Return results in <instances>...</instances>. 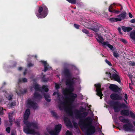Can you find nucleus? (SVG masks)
Here are the masks:
<instances>
[{
	"instance_id": "nucleus-17",
	"label": "nucleus",
	"mask_w": 135,
	"mask_h": 135,
	"mask_svg": "<svg viewBox=\"0 0 135 135\" xmlns=\"http://www.w3.org/2000/svg\"><path fill=\"white\" fill-rule=\"evenodd\" d=\"M64 121L66 126L67 127H70L71 126L70 122L68 119H64Z\"/></svg>"
},
{
	"instance_id": "nucleus-49",
	"label": "nucleus",
	"mask_w": 135,
	"mask_h": 135,
	"mask_svg": "<svg viewBox=\"0 0 135 135\" xmlns=\"http://www.w3.org/2000/svg\"><path fill=\"white\" fill-rule=\"evenodd\" d=\"M13 105L12 104V105H16L15 103V102H13Z\"/></svg>"
},
{
	"instance_id": "nucleus-46",
	"label": "nucleus",
	"mask_w": 135,
	"mask_h": 135,
	"mask_svg": "<svg viewBox=\"0 0 135 135\" xmlns=\"http://www.w3.org/2000/svg\"><path fill=\"white\" fill-rule=\"evenodd\" d=\"M16 133L15 132L14 133H12L11 134V135H15Z\"/></svg>"
},
{
	"instance_id": "nucleus-9",
	"label": "nucleus",
	"mask_w": 135,
	"mask_h": 135,
	"mask_svg": "<svg viewBox=\"0 0 135 135\" xmlns=\"http://www.w3.org/2000/svg\"><path fill=\"white\" fill-rule=\"evenodd\" d=\"M111 107H113L114 109L115 112H118L119 109L118 104L117 103H110Z\"/></svg>"
},
{
	"instance_id": "nucleus-25",
	"label": "nucleus",
	"mask_w": 135,
	"mask_h": 135,
	"mask_svg": "<svg viewBox=\"0 0 135 135\" xmlns=\"http://www.w3.org/2000/svg\"><path fill=\"white\" fill-rule=\"evenodd\" d=\"M113 4H113L111 5L109 7V11L110 12H112L113 11H112V10L113 9Z\"/></svg>"
},
{
	"instance_id": "nucleus-27",
	"label": "nucleus",
	"mask_w": 135,
	"mask_h": 135,
	"mask_svg": "<svg viewBox=\"0 0 135 135\" xmlns=\"http://www.w3.org/2000/svg\"><path fill=\"white\" fill-rule=\"evenodd\" d=\"M106 45H107V46L111 50H112V49L113 48V47L112 46L109 44H107L106 43Z\"/></svg>"
},
{
	"instance_id": "nucleus-6",
	"label": "nucleus",
	"mask_w": 135,
	"mask_h": 135,
	"mask_svg": "<svg viewBox=\"0 0 135 135\" xmlns=\"http://www.w3.org/2000/svg\"><path fill=\"white\" fill-rule=\"evenodd\" d=\"M95 86L96 87V91L97 94L100 97V98L101 99L102 98V96L103 94L102 93V89L100 88V84H97L95 85Z\"/></svg>"
},
{
	"instance_id": "nucleus-31",
	"label": "nucleus",
	"mask_w": 135,
	"mask_h": 135,
	"mask_svg": "<svg viewBox=\"0 0 135 135\" xmlns=\"http://www.w3.org/2000/svg\"><path fill=\"white\" fill-rule=\"evenodd\" d=\"M120 12L119 11H115V10H114L112 12L113 13H116V14H118L119 13V12Z\"/></svg>"
},
{
	"instance_id": "nucleus-21",
	"label": "nucleus",
	"mask_w": 135,
	"mask_h": 135,
	"mask_svg": "<svg viewBox=\"0 0 135 135\" xmlns=\"http://www.w3.org/2000/svg\"><path fill=\"white\" fill-rule=\"evenodd\" d=\"M42 90L43 91H48L47 86H43L42 88Z\"/></svg>"
},
{
	"instance_id": "nucleus-28",
	"label": "nucleus",
	"mask_w": 135,
	"mask_h": 135,
	"mask_svg": "<svg viewBox=\"0 0 135 135\" xmlns=\"http://www.w3.org/2000/svg\"><path fill=\"white\" fill-rule=\"evenodd\" d=\"M82 31L86 34H88V31L85 29L82 30Z\"/></svg>"
},
{
	"instance_id": "nucleus-2",
	"label": "nucleus",
	"mask_w": 135,
	"mask_h": 135,
	"mask_svg": "<svg viewBox=\"0 0 135 135\" xmlns=\"http://www.w3.org/2000/svg\"><path fill=\"white\" fill-rule=\"evenodd\" d=\"M72 90L70 89H66L64 91V93L65 94L69 95V98L67 99L66 100V103L67 104L69 105L70 102L73 101L77 97L76 94L71 93Z\"/></svg>"
},
{
	"instance_id": "nucleus-50",
	"label": "nucleus",
	"mask_w": 135,
	"mask_h": 135,
	"mask_svg": "<svg viewBox=\"0 0 135 135\" xmlns=\"http://www.w3.org/2000/svg\"><path fill=\"white\" fill-rule=\"evenodd\" d=\"M32 65V64H29L28 65V66H31Z\"/></svg>"
},
{
	"instance_id": "nucleus-3",
	"label": "nucleus",
	"mask_w": 135,
	"mask_h": 135,
	"mask_svg": "<svg viewBox=\"0 0 135 135\" xmlns=\"http://www.w3.org/2000/svg\"><path fill=\"white\" fill-rule=\"evenodd\" d=\"M61 128V126L60 124L56 126L55 129L54 130L50 129H47V132L45 133V135H47V132L49 133L51 135H57L60 132Z\"/></svg>"
},
{
	"instance_id": "nucleus-40",
	"label": "nucleus",
	"mask_w": 135,
	"mask_h": 135,
	"mask_svg": "<svg viewBox=\"0 0 135 135\" xmlns=\"http://www.w3.org/2000/svg\"><path fill=\"white\" fill-rule=\"evenodd\" d=\"M121 41L125 43L126 42V41L124 39H121Z\"/></svg>"
},
{
	"instance_id": "nucleus-22",
	"label": "nucleus",
	"mask_w": 135,
	"mask_h": 135,
	"mask_svg": "<svg viewBox=\"0 0 135 135\" xmlns=\"http://www.w3.org/2000/svg\"><path fill=\"white\" fill-rule=\"evenodd\" d=\"M45 97L46 100L48 102L50 101V100L49 99V98H50L49 96V95H45Z\"/></svg>"
},
{
	"instance_id": "nucleus-34",
	"label": "nucleus",
	"mask_w": 135,
	"mask_h": 135,
	"mask_svg": "<svg viewBox=\"0 0 135 135\" xmlns=\"http://www.w3.org/2000/svg\"><path fill=\"white\" fill-rule=\"evenodd\" d=\"M55 88L56 89H58L59 88V85L57 84H55Z\"/></svg>"
},
{
	"instance_id": "nucleus-37",
	"label": "nucleus",
	"mask_w": 135,
	"mask_h": 135,
	"mask_svg": "<svg viewBox=\"0 0 135 135\" xmlns=\"http://www.w3.org/2000/svg\"><path fill=\"white\" fill-rule=\"evenodd\" d=\"M130 22L132 23H134L135 22V19H133Z\"/></svg>"
},
{
	"instance_id": "nucleus-52",
	"label": "nucleus",
	"mask_w": 135,
	"mask_h": 135,
	"mask_svg": "<svg viewBox=\"0 0 135 135\" xmlns=\"http://www.w3.org/2000/svg\"><path fill=\"white\" fill-rule=\"evenodd\" d=\"M113 69L114 71H116L114 69Z\"/></svg>"
},
{
	"instance_id": "nucleus-32",
	"label": "nucleus",
	"mask_w": 135,
	"mask_h": 135,
	"mask_svg": "<svg viewBox=\"0 0 135 135\" xmlns=\"http://www.w3.org/2000/svg\"><path fill=\"white\" fill-rule=\"evenodd\" d=\"M10 129L9 127L7 128L6 129V130L8 133H9L10 132Z\"/></svg>"
},
{
	"instance_id": "nucleus-53",
	"label": "nucleus",
	"mask_w": 135,
	"mask_h": 135,
	"mask_svg": "<svg viewBox=\"0 0 135 135\" xmlns=\"http://www.w3.org/2000/svg\"><path fill=\"white\" fill-rule=\"evenodd\" d=\"M35 96H36V94H35Z\"/></svg>"
},
{
	"instance_id": "nucleus-10",
	"label": "nucleus",
	"mask_w": 135,
	"mask_h": 135,
	"mask_svg": "<svg viewBox=\"0 0 135 135\" xmlns=\"http://www.w3.org/2000/svg\"><path fill=\"white\" fill-rule=\"evenodd\" d=\"M133 128L132 126L129 124L124 125L123 126L124 129L126 131H131L132 129Z\"/></svg>"
},
{
	"instance_id": "nucleus-7",
	"label": "nucleus",
	"mask_w": 135,
	"mask_h": 135,
	"mask_svg": "<svg viewBox=\"0 0 135 135\" xmlns=\"http://www.w3.org/2000/svg\"><path fill=\"white\" fill-rule=\"evenodd\" d=\"M96 37L98 42L104 45H106V43L103 42V39L100 35L96 34Z\"/></svg>"
},
{
	"instance_id": "nucleus-41",
	"label": "nucleus",
	"mask_w": 135,
	"mask_h": 135,
	"mask_svg": "<svg viewBox=\"0 0 135 135\" xmlns=\"http://www.w3.org/2000/svg\"><path fill=\"white\" fill-rule=\"evenodd\" d=\"M125 98L126 100L127 99V94H125Z\"/></svg>"
},
{
	"instance_id": "nucleus-18",
	"label": "nucleus",
	"mask_w": 135,
	"mask_h": 135,
	"mask_svg": "<svg viewBox=\"0 0 135 135\" xmlns=\"http://www.w3.org/2000/svg\"><path fill=\"white\" fill-rule=\"evenodd\" d=\"M41 62L44 65L45 69L44 71H46L47 70V62L46 61H41Z\"/></svg>"
},
{
	"instance_id": "nucleus-38",
	"label": "nucleus",
	"mask_w": 135,
	"mask_h": 135,
	"mask_svg": "<svg viewBox=\"0 0 135 135\" xmlns=\"http://www.w3.org/2000/svg\"><path fill=\"white\" fill-rule=\"evenodd\" d=\"M129 16L131 18H132V15L130 13H129Z\"/></svg>"
},
{
	"instance_id": "nucleus-35",
	"label": "nucleus",
	"mask_w": 135,
	"mask_h": 135,
	"mask_svg": "<svg viewBox=\"0 0 135 135\" xmlns=\"http://www.w3.org/2000/svg\"><path fill=\"white\" fill-rule=\"evenodd\" d=\"M106 74L108 75L111 78V73H110L106 72Z\"/></svg>"
},
{
	"instance_id": "nucleus-51",
	"label": "nucleus",
	"mask_w": 135,
	"mask_h": 135,
	"mask_svg": "<svg viewBox=\"0 0 135 135\" xmlns=\"http://www.w3.org/2000/svg\"><path fill=\"white\" fill-rule=\"evenodd\" d=\"M125 102L126 103H127V101L126 100H124Z\"/></svg>"
},
{
	"instance_id": "nucleus-19",
	"label": "nucleus",
	"mask_w": 135,
	"mask_h": 135,
	"mask_svg": "<svg viewBox=\"0 0 135 135\" xmlns=\"http://www.w3.org/2000/svg\"><path fill=\"white\" fill-rule=\"evenodd\" d=\"M130 36L133 39H135V31H132L130 33Z\"/></svg>"
},
{
	"instance_id": "nucleus-33",
	"label": "nucleus",
	"mask_w": 135,
	"mask_h": 135,
	"mask_svg": "<svg viewBox=\"0 0 135 135\" xmlns=\"http://www.w3.org/2000/svg\"><path fill=\"white\" fill-rule=\"evenodd\" d=\"M71 82L70 81V80L68 81V82H67L66 83V85H71Z\"/></svg>"
},
{
	"instance_id": "nucleus-16",
	"label": "nucleus",
	"mask_w": 135,
	"mask_h": 135,
	"mask_svg": "<svg viewBox=\"0 0 135 135\" xmlns=\"http://www.w3.org/2000/svg\"><path fill=\"white\" fill-rule=\"evenodd\" d=\"M122 30L124 32H128L132 30V28L130 27H123Z\"/></svg>"
},
{
	"instance_id": "nucleus-30",
	"label": "nucleus",
	"mask_w": 135,
	"mask_h": 135,
	"mask_svg": "<svg viewBox=\"0 0 135 135\" xmlns=\"http://www.w3.org/2000/svg\"><path fill=\"white\" fill-rule=\"evenodd\" d=\"M71 133L69 131H67L66 133V135H71Z\"/></svg>"
},
{
	"instance_id": "nucleus-43",
	"label": "nucleus",
	"mask_w": 135,
	"mask_h": 135,
	"mask_svg": "<svg viewBox=\"0 0 135 135\" xmlns=\"http://www.w3.org/2000/svg\"><path fill=\"white\" fill-rule=\"evenodd\" d=\"M131 64L133 66L135 65V62H133V63H131Z\"/></svg>"
},
{
	"instance_id": "nucleus-12",
	"label": "nucleus",
	"mask_w": 135,
	"mask_h": 135,
	"mask_svg": "<svg viewBox=\"0 0 135 135\" xmlns=\"http://www.w3.org/2000/svg\"><path fill=\"white\" fill-rule=\"evenodd\" d=\"M27 104L28 105L33 107L34 109L35 108L34 106L36 107L37 106L36 104L34 103V102L30 99L28 100Z\"/></svg>"
},
{
	"instance_id": "nucleus-11",
	"label": "nucleus",
	"mask_w": 135,
	"mask_h": 135,
	"mask_svg": "<svg viewBox=\"0 0 135 135\" xmlns=\"http://www.w3.org/2000/svg\"><path fill=\"white\" fill-rule=\"evenodd\" d=\"M89 129L88 130V132L90 133H94L95 131V127L92 126L91 125H89L88 126Z\"/></svg>"
},
{
	"instance_id": "nucleus-36",
	"label": "nucleus",
	"mask_w": 135,
	"mask_h": 135,
	"mask_svg": "<svg viewBox=\"0 0 135 135\" xmlns=\"http://www.w3.org/2000/svg\"><path fill=\"white\" fill-rule=\"evenodd\" d=\"M22 81L23 82H26L27 81V79L26 78H24L22 79Z\"/></svg>"
},
{
	"instance_id": "nucleus-29",
	"label": "nucleus",
	"mask_w": 135,
	"mask_h": 135,
	"mask_svg": "<svg viewBox=\"0 0 135 135\" xmlns=\"http://www.w3.org/2000/svg\"><path fill=\"white\" fill-rule=\"evenodd\" d=\"M74 26L77 29H78L79 27V26L76 24H74Z\"/></svg>"
},
{
	"instance_id": "nucleus-23",
	"label": "nucleus",
	"mask_w": 135,
	"mask_h": 135,
	"mask_svg": "<svg viewBox=\"0 0 135 135\" xmlns=\"http://www.w3.org/2000/svg\"><path fill=\"white\" fill-rule=\"evenodd\" d=\"M113 54L114 56L116 58H117L119 56V54L117 52L114 51Z\"/></svg>"
},
{
	"instance_id": "nucleus-42",
	"label": "nucleus",
	"mask_w": 135,
	"mask_h": 135,
	"mask_svg": "<svg viewBox=\"0 0 135 135\" xmlns=\"http://www.w3.org/2000/svg\"><path fill=\"white\" fill-rule=\"evenodd\" d=\"M9 116V122H11V118L10 117V114H9L8 115Z\"/></svg>"
},
{
	"instance_id": "nucleus-13",
	"label": "nucleus",
	"mask_w": 135,
	"mask_h": 135,
	"mask_svg": "<svg viewBox=\"0 0 135 135\" xmlns=\"http://www.w3.org/2000/svg\"><path fill=\"white\" fill-rule=\"evenodd\" d=\"M112 90L114 91H116L118 89V87L116 85L112 84H110L109 87Z\"/></svg>"
},
{
	"instance_id": "nucleus-20",
	"label": "nucleus",
	"mask_w": 135,
	"mask_h": 135,
	"mask_svg": "<svg viewBox=\"0 0 135 135\" xmlns=\"http://www.w3.org/2000/svg\"><path fill=\"white\" fill-rule=\"evenodd\" d=\"M31 90H32L35 89L36 91L38 90V86L37 84H36L34 86H33L31 88Z\"/></svg>"
},
{
	"instance_id": "nucleus-5",
	"label": "nucleus",
	"mask_w": 135,
	"mask_h": 135,
	"mask_svg": "<svg viewBox=\"0 0 135 135\" xmlns=\"http://www.w3.org/2000/svg\"><path fill=\"white\" fill-rule=\"evenodd\" d=\"M126 15V13L125 12H124L122 13L119 15L118 18H110L109 19V20L112 22L121 21L122 19H124L125 18Z\"/></svg>"
},
{
	"instance_id": "nucleus-48",
	"label": "nucleus",
	"mask_w": 135,
	"mask_h": 135,
	"mask_svg": "<svg viewBox=\"0 0 135 135\" xmlns=\"http://www.w3.org/2000/svg\"><path fill=\"white\" fill-rule=\"evenodd\" d=\"M56 94V93H55V92L54 93H53V95H55Z\"/></svg>"
},
{
	"instance_id": "nucleus-1",
	"label": "nucleus",
	"mask_w": 135,
	"mask_h": 135,
	"mask_svg": "<svg viewBox=\"0 0 135 135\" xmlns=\"http://www.w3.org/2000/svg\"><path fill=\"white\" fill-rule=\"evenodd\" d=\"M30 113V111L29 109H27L24 115V122L26 125L27 126L28 128H26L25 127L24 128V131L26 133L31 134L34 133L33 130L29 128L30 127L31 128H36L37 127V125L36 124H31L30 123L28 122L27 120L28 119L29 115Z\"/></svg>"
},
{
	"instance_id": "nucleus-39",
	"label": "nucleus",
	"mask_w": 135,
	"mask_h": 135,
	"mask_svg": "<svg viewBox=\"0 0 135 135\" xmlns=\"http://www.w3.org/2000/svg\"><path fill=\"white\" fill-rule=\"evenodd\" d=\"M3 110V109L2 108H1L0 110ZM3 113V112L2 111L1 112H0V114H2Z\"/></svg>"
},
{
	"instance_id": "nucleus-24",
	"label": "nucleus",
	"mask_w": 135,
	"mask_h": 135,
	"mask_svg": "<svg viewBox=\"0 0 135 135\" xmlns=\"http://www.w3.org/2000/svg\"><path fill=\"white\" fill-rule=\"evenodd\" d=\"M67 1H68L69 3L75 4L76 2V0H66Z\"/></svg>"
},
{
	"instance_id": "nucleus-44",
	"label": "nucleus",
	"mask_w": 135,
	"mask_h": 135,
	"mask_svg": "<svg viewBox=\"0 0 135 135\" xmlns=\"http://www.w3.org/2000/svg\"><path fill=\"white\" fill-rule=\"evenodd\" d=\"M22 68L21 67H19L18 69L19 70H22Z\"/></svg>"
},
{
	"instance_id": "nucleus-26",
	"label": "nucleus",
	"mask_w": 135,
	"mask_h": 135,
	"mask_svg": "<svg viewBox=\"0 0 135 135\" xmlns=\"http://www.w3.org/2000/svg\"><path fill=\"white\" fill-rule=\"evenodd\" d=\"M105 62L109 66H112V64L107 59H106L105 60Z\"/></svg>"
},
{
	"instance_id": "nucleus-8",
	"label": "nucleus",
	"mask_w": 135,
	"mask_h": 135,
	"mask_svg": "<svg viewBox=\"0 0 135 135\" xmlns=\"http://www.w3.org/2000/svg\"><path fill=\"white\" fill-rule=\"evenodd\" d=\"M111 99L114 100H120L122 99V97L120 95L116 94H113L110 96Z\"/></svg>"
},
{
	"instance_id": "nucleus-15",
	"label": "nucleus",
	"mask_w": 135,
	"mask_h": 135,
	"mask_svg": "<svg viewBox=\"0 0 135 135\" xmlns=\"http://www.w3.org/2000/svg\"><path fill=\"white\" fill-rule=\"evenodd\" d=\"M88 28L95 31H97L99 29V27L98 26L95 25H93L91 27H88Z\"/></svg>"
},
{
	"instance_id": "nucleus-45",
	"label": "nucleus",
	"mask_w": 135,
	"mask_h": 135,
	"mask_svg": "<svg viewBox=\"0 0 135 135\" xmlns=\"http://www.w3.org/2000/svg\"><path fill=\"white\" fill-rule=\"evenodd\" d=\"M118 30L119 31V33H121L120 32V28H119L118 29Z\"/></svg>"
},
{
	"instance_id": "nucleus-47",
	"label": "nucleus",
	"mask_w": 135,
	"mask_h": 135,
	"mask_svg": "<svg viewBox=\"0 0 135 135\" xmlns=\"http://www.w3.org/2000/svg\"><path fill=\"white\" fill-rule=\"evenodd\" d=\"M8 98L9 100H10V99H11L12 98H11V97L10 96L9 97V98Z\"/></svg>"
},
{
	"instance_id": "nucleus-14",
	"label": "nucleus",
	"mask_w": 135,
	"mask_h": 135,
	"mask_svg": "<svg viewBox=\"0 0 135 135\" xmlns=\"http://www.w3.org/2000/svg\"><path fill=\"white\" fill-rule=\"evenodd\" d=\"M113 78L114 80L117 81L118 83H119L120 82V77L117 74H116L113 75Z\"/></svg>"
},
{
	"instance_id": "nucleus-4",
	"label": "nucleus",
	"mask_w": 135,
	"mask_h": 135,
	"mask_svg": "<svg viewBox=\"0 0 135 135\" xmlns=\"http://www.w3.org/2000/svg\"><path fill=\"white\" fill-rule=\"evenodd\" d=\"M44 8L45 9V11L41 13L43 10V8L42 7H39L38 12L36 14V16L37 17L40 18H44L46 16L47 14L48 10L45 6L44 7Z\"/></svg>"
}]
</instances>
